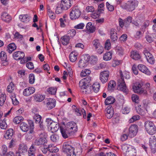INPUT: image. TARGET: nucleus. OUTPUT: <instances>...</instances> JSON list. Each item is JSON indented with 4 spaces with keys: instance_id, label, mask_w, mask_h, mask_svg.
Wrapping results in <instances>:
<instances>
[{
    "instance_id": "f257e3e1",
    "label": "nucleus",
    "mask_w": 156,
    "mask_h": 156,
    "mask_svg": "<svg viewBox=\"0 0 156 156\" xmlns=\"http://www.w3.org/2000/svg\"><path fill=\"white\" fill-rule=\"evenodd\" d=\"M121 149L124 153H125L127 156H136V150L133 147L125 144L121 146Z\"/></svg>"
},
{
    "instance_id": "f03ea898",
    "label": "nucleus",
    "mask_w": 156,
    "mask_h": 156,
    "mask_svg": "<svg viewBox=\"0 0 156 156\" xmlns=\"http://www.w3.org/2000/svg\"><path fill=\"white\" fill-rule=\"evenodd\" d=\"M138 4V2L137 1L130 0L128 1L126 3H122L121 5V7L127 11H132L137 6Z\"/></svg>"
},
{
    "instance_id": "7ed1b4c3",
    "label": "nucleus",
    "mask_w": 156,
    "mask_h": 156,
    "mask_svg": "<svg viewBox=\"0 0 156 156\" xmlns=\"http://www.w3.org/2000/svg\"><path fill=\"white\" fill-rule=\"evenodd\" d=\"M62 150L66 154V156H76L74 148L70 145V143L65 142L63 145Z\"/></svg>"
},
{
    "instance_id": "20e7f679",
    "label": "nucleus",
    "mask_w": 156,
    "mask_h": 156,
    "mask_svg": "<svg viewBox=\"0 0 156 156\" xmlns=\"http://www.w3.org/2000/svg\"><path fill=\"white\" fill-rule=\"evenodd\" d=\"M143 83L141 82H136L134 83L132 88L135 93L140 94L146 95L147 94L146 90H144L142 88Z\"/></svg>"
},
{
    "instance_id": "39448f33",
    "label": "nucleus",
    "mask_w": 156,
    "mask_h": 156,
    "mask_svg": "<svg viewBox=\"0 0 156 156\" xmlns=\"http://www.w3.org/2000/svg\"><path fill=\"white\" fill-rule=\"evenodd\" d=\"M144 126L146 131L149 134L152 135L155 133L156 128L152 122L150 121L146 122Z\"/></svg>"
},
{
    "instance_id": "423d86ee",
    "label": "nucleus",
    "mask_w": 156,
    "mask_h": 156,
    "mask_svg": "<svg viewBox=\"0 0 156 156\" xmlns=\"http://www.w3.org/2000/svg\"><path fill=\"white\" fill-rule=\"evenodd\" d=\"M92 44L93 48L98 53L101 54L103 53L104 50V48L98 39L94 40L92 41Z\"/></svg>"
},
{
    "instance_id": "0eeeda50",
    "label": "nucleus",
    "mask_w": 156,
    "mask_h": 156,
    "mask_svg": "<svg viewBox=\"0 0 156 156\" xmlns=\"http://www.w3.org/2000/svg\"><path fill=\"white\" fill-rule=\"evenodd\" d=\"M81 14V12L79 9L77 7H74L71 9L69 16L72 20H76L79 18Z\"/></svg>"
},
{
    "instance_id": "6e6552de",
    "label": "nucleus",
    "mask_w": 156,
    "mask_h": 156,
    "mask_svg": "<svg viewBox=\"0 0 156 156\" xmlns=\"http://www.w3.org/2000/svg\"><path fill=\"white\" fill-rule=\"evenodd\" d=\"M117 84L119 89L126 93H128L126 84L123 79H119L117 80Z\"/></svg>"
},
{
    "instance_id": "1a4fd4ad",
    "label": "nucleus",
    "mask_w": 156,
    "mask_h": 156,
    "mask_svg": "<svg viewBox=\"0 0 156 156\" xmlns=\"http://www.w3.org/2000/svg\"><path fill=\"white\" fill-rule=\"evenodd\" d=\"M129 136L131 138L133 137L136 135L138 131V126L136 125H132L129 127Z\"/></svg>"
},
{
    "instance_id": "9d476101",
    "label": "nucleus",
    "mask_w": 156,
    "mask_h": 156,
    "mask_svg": "<svg viewBox=\"0 0 156 156\" xmlns=\"http://www.w3.org/2000/svg\"><path fill=\"white\" fill-rule=\"evenodd\" d=\"M66 127L72 133L76 132L77 130V124L73 122H71L67 123Z\"/></svg>"
},
{
    "instance_id": "9b49d317",
    "label": "nucleus",
    "mask_w": 156,
    "mask_h": 156,
    "mask_svg": "<svg viewBox=\"0 0 156 156\" xmlns=\"http://www.w3.org/2000/svg\"><path fill=\"white\" fill-rule=\"evenodd\" d=\"M89 58V56H84L83 58L80 60L78 64L79 67L81 68L86 67L88 64Z\"/></svg>"
},
{
    "instance_id": "f8f14e48",
    "label": "nucleus",
    "mask_w": 156,
    "mask_h": 156,
    "mask_svg": "<svg viewBox=\"0 0 156 156\" xmlns=\"http://www.w3.org/2000/svg\"><path fill=\"white\" fill-rule=\"evenodd\" d=\"M72 0H62L60 3V6L64 10H67L72 5Z\"/></svg>"
},
{
    "instance_id": "ddd939ff",
    "label": "nucleus",
    "mask_w": 156,
    "mask_h": 156,
    "mask_svg": "<svg viewBox=\"0 0 156 156\" xmlns=\"http://www.w3.org/2000/svg\"><path fill=\"white\" fill-rule=\"evenodd\" d=\"M149 144L152 151L154 153L156 151V138L155 136H151L150 138Z\"/></svg>"
},
{
    "instance_id": "4468645a",
    "label": "nucleus",
    "mask_w": 156,
    "mask_h": 156,
    "mask_svg": "<svg viewBox=\"0 0 156 156\" xmlns=\"http://www.w3.org/2000/svg\"><path fill=\"white\" fill-rule=\"evenodd\" d=\"M90 79H83L80 82L79 85L81 89H85V87L90 84Z\"/></svg>"
},
{
    "instance_id": "2eb2a0df",
    "label": "nucleus",
    "mask_w": 156,
    "mask_h": 156,
    "mask_svg": "<svg viewBox=\"0 0 156 156\" xmlns=\"http://www.w3.org/2000/svg\"><path fill=\"white\" fill-rule=\"evenodd\" d=\"M0 58L1 60L2 65L3 66L7 65L9 62L7 60L6 53L4 51H2L0 53Z\"/></svg>"
},
{
    "instance_id": "dca6fc26",
    "label": "nucleus",
    "mask_w": 156,
    "mask_h": 156,
    "mask_svg": "<svg viewBox=\"0 0 156 156\" xmlns=\"http://www.w3.org/2000/svg\"><path fill=\"white\" fill-rule=\"evenodd\" d=\"M60 128L62 136L64 138H67L71 134H72V133L67 129L66 127L65 128L60 127Z\"/></svg>"
},
{
    "instance_id": "f3484780",
    "label": "nucleus",
    "mask_w": 156,
    "mask_h": 156,
    "mask_svg": "<svg viewBox=\"0 0 156 156\" xmlns=\"http://www.w3.org/2000/svg\"><path fill=\"white\" fill-rule=\"evenodd\" d=\"M105 115L107 118L110 119L114 114V110L112 106H108L105 109Z\"/></svg>"
},
{
    "instance_id": "a211bd4d",
    "label": "nucleus",
    "mask_w": 156,
    "mask_h": 156,
    "mask_svg": "<svg viewBox=\"0 0 156 156\" xmlns=\"http://www.w3.org/2000/svg\"><path fill=\"white\" fill-rule=\"evenodd\" d=\"M136 112L141 115H144L147 112V110L141 105H138L136 107Z\"/></svg>"
},
{
    "instance_id": "6ab92c4d",
    "label": "nucleus",
    "mask_w": 156,
    "mask_h": 156,
    "mask_svg": "<svg viewBox=\"0 0 156 156\" xmlns=\"http://www.w3.org/2000/svg\"><path fill=\"white\" fill-rule=\"evenodd\" d=\"M56 101L53 98L47 99L46 105L47 107L49 109H51L55 106Z\"/></svg>"
},
{
    "instance_id": "aec40b11",
    "label": "nucleus",
    "mask_w": 156,
    "mask_h": 156,
    "mask_svg": "<svg viewBox=\"0 0 156 156\" xmlns=\"http://www.w3.org/2000/svg\"><path fill=\"white\" fill-rule=\"evenodd\" d=\"M35 91V89L33 87H29L26 88L23 91V95L26 96H28L32 94Z\"/></svg>"
},
{
    "instance_id": "412c9836",
    "label": "nucleus",
    "mask_w": 156,
    "mask_h": 156,
    "mask_svg": "<svg viewBox=\"0 0 156 156\" xmlns=\"http://www.w3.org/2000/svg\"><path fill=\"white\" fill-rule=\"evenodd\" d=\"M25 54L21 51L15 52L13 54V57L16 60H20L23 58L25 57Z\"/></svg>"
},
{
    "instance_id": "4be33fe9",
    "label": "nucleus",
    "mask_w": 156,
    "mask_h": 156,
    "mask_svg": "<svg viewBox=\"0 0 156 156\" xmlns=\"http://www.w3.org/2000/svg\"><path fill=\"white\" fill-rule=\"evenodd\" d=\"M138 68L140 71L147 75H150L151 73L146 67L144 65L140 64L138 66Z\"/></svg>"
},
{
    "instance_id": "5701e85b",
    "label": "nucleus",
    "mask_w": 156,
    "mask_h": 156,
    "mask_svg": "<svg viewBox=\"0 0 156 156\" xmlns=\"http://www.w3.org/2000/svg\"><path fill=\"white\" fill-rule=\"evenodd\" d=\"M19 18L22 22L27 23L30 20V17L28 14H22L19 16Z\"/></svg>"
},
{
    "instance_id": "b1692460",
    "label": "nucleus",
    "mask_w": 156,
    "mask_h": 156,
    "mask_svg": "<svg viewBox=\"0 0 156 156\" xmlns=\"http://www.w3.org/2000/svg\"><path fill=\"white\" fill-rule=\"evenodd\" d=\"M36 123L39 124L41 128H43V126L41 124L42 122H41V117L40 115L36 114L33 117Z\"/></svg>"
},
{
    "instance_id": "393cba45",
    "label": "nucleus",
    "mask_w": 156,
    "mask_h": 156,
    "mask_svg": "<svg viewBox=\"0 0 156 156\" xmlns=\"http://www.w3.org/2000/svg\"><path fill=\"white\" fill-rule=\"evenodd\" d=\"M111 38V40L115 41H116L117 39V31L115 29H112L110 30Z\"/></svg>"
},
{
    "instance_id": "a878e982",
    "label": "nucleus",
    "mask_w": 156,
    "mask_h": 156,
    "mask_svg": "<svg viewBox=\"0 0 156 156\" xmlns=\"http://www.w3.org/2000/svg\"><path fill=\"white\" fill-rule=\"evenodd\" d=\"M48 128L50 129L51 132H55L58 130L59 125L57 123L54 122L50 125Z\"/></svg>"
},
{
    "instance_id": "bb28decb",
    "label": "nucleus",
    "mask_w": 156,
    "mask_h": 156,
    "mask_svg": "<svg viewBox=\"0 0 156 156\" xmlns=\"http://www.w3.org/2000/svg\"><path fill=\"white\" fill-rule=\"evenodd\" d=\"M1 18L4 21L9 23L11 20V18L10 16L6 12H3L1 15Z\"/></svg>"
},
{
    "instance_id": "cd10ccee",
    "label": "nucleus",
    "mask_w": 156,
    "mask_h": 156,
    "mask_svg": "<svg viewBox=\"0 0 156 156\" xmlns=\"http://www.w3.org/2000/svg\"><path fill=\"white\" fill-rule=\"evenodd\" d=\"M47 140L45 137H41L39 139H37L35 141V144L37 145H40L44 144L47 142Z\"/></svg>"
},
{
    "instance_id": "c85d7f7f",
    "label": "nucleus",
    "mask_w": 156,
    "mask_h": 156,
    "mask_svg": "<svg viewBox=\"0 0 156 156\" xmlns=\"http://www.w3.org/2000/svg\"><path fill=\"white\" fill-rule=\"evenodd\" d=\"M131 53V57L135 60H138L141 58L140 54L137 51H132Z\"/></svg>"
},
{
    "instance_id": "c756f323",
    "label": "nucleus",
    "mask_w": 156,
    "mask_h": 156,
    "mask_svg": "<svg viewBox=\"0 0 156 156\" xmlns=\"http://www.w3.org/2000/svg\"><path fill=\"white\" fill-rule=\"evenodd\" d=\"M115 98L113 97L110 96L108 97L105 101V103L106 105L113 104L115 101Z\"/></svg>"
},
{
    "instance_id": "7c9ffc66",
    "label": "nucleus",
    "mask_w": 156,
    "mask_h": 156,
    "mask_svg": "<svg viewBox=\"0 0 156 156\" xmlns=\"http://www.w3.org/2000/svg\"><path fill=\"white\" fill-rule=\"evenodd\" d=\"M75 111L77 115L80 116L82 115V114H83L84 118H86V112L84 109H82L81 110H79V109L76 108L75 110Z\"/></svg>"
},
{
    "instance_id": "2f4dec72",
    "label": "nucleus",
    "mask_w": 156,
    "mask_h": 156,
    "mask_svg": "<svg viewBox=\"0 0 156 156\" xmlns=\"http://www.w3.org/2000/svg\"><path fill=\"white\" fill-rule=\"evenodd\" d=\"M86 30L90 33H93L95 31V29L91 22L88 23L86 26Z\"/></svg>"
},
{
    "instance_id": "473e14b6",
    "label": "nucleus",
    "mask_w": 156,
    "mask_h": 156,
    "mask_svg": "<svg viewBox=\"0 0 156 156\" xmlns=\"http://www.w3.org/2000/svg\"><path fill=\"white\" fill-rule=\"evenodd\" d=\"M78 54L76 52H72L70 53L69 55V59L72 62H75L77 58Z\"/></svg>"
},
{
    "instance_id": "72a5a7b5",
    "label": "nucleus",
    "mask_w": 156,
    "mask_h": 156,
    "mask_svg": "<svg viewBox=\"0 0 156 156\" xmlns=\"http://www.w3.org/2000/svg\"><path fill=\"white\" fill-rule=\"evenodd\" d=\"M16 48V46L14 43H11L8 45L7 51L9 53H11Z\"/></svg>"
},
{
    "instance_id": "f704fd0d",
    "label": "nucleus",
    "mask_w": 156,
    "mask_h": 156,
    "mask_svg": "<svg viewBox=\"0 0 156 156\" xmlns=\"http://www.w3.org/2000/svg\"><path fill=\"white\" fill-rule=\"evenodd\" d=\"M93 91L96 93L98 92L100 88V85L98 82H95L93 83L92 86Z\"/></svg>"
},
{
    "instance_id": "c9c22d12",
    "label": "nucleus",
    "mask_w": 156,
    "mask_h": 156,
    "mask_svg": "<svg viewBox=\"0 0 156 156\" xmlns=\"http://www.w3.org/2000/svg\"><path fill=\"white\" fill-rule=\"evenodd\" d=\"M20 127L23 132H27L28 130L29 127L27 124L25 122H22L20 123Z\"/></svg>"
},
{
    "instance_id": "e433bc0d",
    "label": "nucleus",
    "mask_w": 156,
    "mask_h": 156,
    "mask_svg": "<svg viewBox=\"0 0 156 156\" xmlns=\"http://www.w3.org/2000/svg\"><path fill=\"white\" fill-rule=\"evenodd\" d=\"M34 132L33 129H30L28 133L26 135V138L27 140L31 139L34 136Z\"/></svg>"
},
{
    "instance_id": "4c0bfd02",
    "label": "nucleus",
    "mask_w": 156,
    "mask_h": 156,
    "mask_svg": "<svg viewBox=\"0 0 156 156\" xmlns=\"http://www.w3.org/2000/svg\"><path fill=\"white\" fill-rule=\"evenodd\" d=\"M48 149L49 151L51 153H56L58 151V149L56 146L51 144L48 146Z\"/></svg>"
},
{
    "instance_id": "58836bf2",
    "label": "nucleus",
    "mask_w": 156,
    "mask_h": 156,
    "mask_svg": "<svg viewBox=\"0 0 156 156\" xmlns=\"http://www.w3.org/2000/svg\"><path fill=\"white\" fill-rule=\"evenodd\" d=\"M61 39L62 44L64 45H66L69 43L70 38L67 35L64 36Z\"/></svg>"
},
{
    "instance_id": "ea45409f",
    "label": "nucleus",
    "mask_w": 156,
    "mask_h": 156,
    "mask_svg": "<svg viewBox=\"0 0 156 156\" xmlns=\"http://www.w3.org/2000/svg\"><path fill=\"white\" fill-rule=\"evenodd\" d=\"M13 135V130L9 129L7 130L5 134L4 137L7 139L10 138Z\"/></svg>"
},
{
    "instance_id": "a19ab883",
    "label": "nucleus",
    "mask_w": 156,
    "mask_h": 156,
    "mask_svg": "<svg viewBox=\"0 0 156 156\" xmlns=\"http://www.w3.org/2000/svg\"><path fill=\"white\" fill-rule=\"evenodd\" d=\"M45 98L44 95L39 94H36L34 96V99L37 101L41 102Z\"/></svg>"
},
{
    "instance_id": "79ce46f5",
    "label": "nucleus",
    "mask_w": 156,
    "mask_h": 156,
    "mask_svg": "<svg viewBox=\"0 0 156 156\" xmlns=\"http://www.w3.org/2000/svg\"><path fill=\"white\" fill-rule=\"evenodd\" d=\"M16 87L15 84L13 82H11L8 85L7 87V91L9 93H12L15 89Z\"/></svg>"
},
{
    "instance_id": "37998d69",
    "label": "nucleus",
    "mask_w": 156,
    "mask_h": 156,
    "mask_svg": "<svg viewBox=\"0 0 156 156\" xmlns=\"http://www.w3.org/2000/svg\"><path fill=\"white\" fill-rule=\"evenodd\" d=\"M115 50L118 54L120 55H122L124 54V49L120 46H117L115 47Z\"/></svg>"
},
{
    "instance_id": "c03bdc74",
    "label": "nucleus",
    "mask_w": 156,
    "mask_h": 156,
    "mask_svg": "<svg viewBox=\"0 0 156 156\" xmlns=\"http://www.w3.org/2000/svg\"><path fill=\"white\" fill-rule=\"evenodd\" d=\"M19 151L20 153H24L27 151V146L23 144H20L19 148Z\"/></svg>"
},
{
    "instance_id": "a18cd8bd",
    "label": "nucleus",
    "mask_w": 156,
    "mask_h": 156,
    "mask_svg": "<svg viewBox=\"0 0 156 156\" xmlns=\"http://www.w3.org/2000/svg\"><path fill=\"white\" fill-rule=\"evenodd\" d=\"M24 120V118L22 116H17L13 119V122L16 124L21 123Z\"/></svg>"
},
{
    "instance_id": "49530a36",
    "label": "nucleus",
    "mask_w": 156,
    "mask_h": 156,
    "mask_svg": "<svg viewBox=\"0 0 156 156\" xmlns=\"http://www.w3.org/2000/svg\"><path fill=\"white\" fill-rule=\"evenodd\" d=\"M36 149L33 146H31L30 148L28 151L29 156H35Z\"/></svg>"
},
{
    "instance_id": "de8ad7c7",
    "label": "nucleus",
    "mask_w": 156,
    "mask_h": 156,
    "mask_svg": "<svg viewBox=\"0 0 156 156\" xmlns=\"http://www.w3.org/2000/svg\"><path fill=\"white\" fill-rule=\"evenodd\" d=\"M91 73V71L88 69H85L83 70L81 72L80 76L81 77H83L85 76L87 77V76H88Z\"/></svg>"
},
{
    "instance_id": "09e8293b",
    "label": "nucleus",
    "mask_w": 156,
    "mask_h": 156,
    "mask_svg": "<svg viewBox=\"0 0 156 156\" xmlns=\"http://www.w3.org/2000/svg\"><path fill=\"white\" fill-rule=\"evenodd\" d=\"M112 57V53L110 52H108L105 54L103 57L104 60L108 61L110 60Z\"/></svg>"
},
{
    "instance_id": "8fccbe9b",
    "label": "nucleus",
    "mask_w": 156,
    "mask_h": 156,
    "mask_svg": "<svg viewBox=\"0 0 156 156\" xmlns=\"http://www.w3.org/2000/svg\"><path fill=\"white\" fill-rule=\"evenodd\" d=\"M68 77L69 78L72 77H73V73L72 71L71 70H70L68 72V73H67L66 71H64L62 78H66Z\"/></svg>"
},
{
    "instance_id": "3c124183",
    "label": "nucleus",
    "mask_w": 156,
    "mask_h": 156,
    "mask_svg": "<svg viewBox=\"0 0 156 156\" xmlns=\"http://www.w3.org/2000/svg\"><path fill=\"white\" fill-rule=\"evenodd\" d=\"M83 90V92H85L86 94H91L92 92V86L89 87L87 86L86 87H85V89H81Z\"/></svg>"
},
{
    "instance_id": "603ef678",
    "label": "nucleus",
    "mask_w": 156,
    "mask_h": 156,
    "mask_svg": "<svg viewBox=\"0 0 156 156\" xmlns=\"http://www.w3.org/2000/svg\"><path fill=\"white\" fill-rule=\"evenodd\" d=\"M12 103L14 105H17L19 104V102L16 98V95L14 94H12L10 96Z\"/></svg>"
},
{
    "instance_id": "864d4df0",
    "label": "nucleus",
    "mask_w": 156,
    "mask_h": 156,
    "mask_svg": "<svg viewBox=\"0 0 156 156\" xmlns=\"http://www.w3.org/2000/svg\"><path fill=\"white\" fill-rule=\"evenodd\" d=\"M119 73L121 78H129L130 77L129 72H124L122 73V71L120 70Z\"/></svg>"
},
{
    "instance_id": "5fc2aeb1",
    "label": "nucleus",
    "mask_w": 156,
    "mask_h": 156,
    "mask_svg": "<svg viewBox=\"0 0 156 156\" xmlns=\"http://www.w3.org/2000/svg\"><path fill=\"white\" fill-rule=\"evenodd\" d=\"M97 61L98 58L96 56H92L90 58L89 57V62L91 64H94L96 63Z\"/></svg>"
},
{
    "instance_id": "6e6d98bb",
    "label": "nucleus",
    "mask_w": 156,
    "mask_h": 156,
    "mask_svg": "<svg viewBox=\"0 0 156 156\" xmlns=\"http://www.w3.org/2000/svg\"><path fill=\"white\" fill-rule=\"evenodd\" d=\"M0 126L1 129H5L7 127V125L6 122V120L4 119L2 120H0Z\"/></svg>"
},
{
    "instance_id": "4d7b16f0",
    "label": "nucleus",
    "mask_w": 156,
    "mask_h": 156,
    "mask_svg": "<svg viewBox=\"0 0 156 156\" xmlns=\"http://www.w3.org/2000/svg\"><path fill=\"white\" fill-rule=\"evenodd\" d=\"M57 88L54 87H51L48 88L47 91L49 94H55L56 92Z\"/></svg>"
},
{
    "instance_id": "13d9d810",
    "label": "nucleus",
    "mask_w": 156,
    "mask_h": 156,
    "mask_svg": "<svg viewBox=\"0 0 156 156\" xmlns=\"http://www.w3.org/2000/svg\"><path fill=\"white\" fill-rule=\"evenodd\" d=\"M6 100V96L5 95L2 94L0 95V106L3 105Z\"/></svg>"
},
{
    "instance_id": "bf43d9fd",
    "label": "nucleus",
    "mask_w": 156,
    "mask_h": 156,
    "mask_svg": "<svg viewBox=\"0 0 156 156\" xmlns=\"http://www.w3.org/2000/svg\"><path fill=\"white\" fill-rule=\"evenodd\" d=\"M140 119V117L138 115H135L132 116V117L129 119V122L130 123H133L134 122L139 120Z\"/></svg>"
},
{
    "instance_id": "052dcab7",
    "label": "nucleus",
    "mask_w": 156,
    "mask_h": 156,
    "mask_svg": "<svg viewBox=\"0 0 156 156\" xmlns=\"http://www.w3.org/2000/svg\"><path fill=\"white\" fill-rule=\"evenodd\" d=\"M109 75V72L108 71H102L100 73V77H108Z\"/></svg>"
},
{
    "instance_id": "680f3d73",
    "label": "nucleus",
    "mask_w": 156,
    "mask_h": 156,
    "mask_svg": "<svg viewBox=\"0 0 156 156\" xmlns=\"http://www.w3.org/2000/svg\"><path fill=\"white\" fill-rule=\"evenodd\" d=\"M132 18L131 17L129 16L126 19L124 20L125 22V26L127 27L128 25L131 22Z\"/></svg>"
},
{
    "instance_id": "e2e57ef3",
    "label": "nucleus",
    "mask_w": 156,
    "mask_h": 156,
    "mask_svg": "<svg viewBox=\"0 0 156 156\" xmlns=\"http://www.w3.org/2000/svg\"><path fill=\"white\" fill-rule=\"evenodd\" d=\"M121 63V61L118 60L116 59H114L112 61V66L113 67H115L116 66L119 65Z\"/></svg>"
},
{
    "instance_id": "0e129e2a",
    "label": "nucleus",
    "mask_w": 156,
    "mask_h": 156,
    "mask_svg": "<svg viewBox=\"0 0 156 156\" xmlns=\"http://www.w3.org/2000/svg\"><path fill=\"white\" fill-rule=\"evenodd\" d=\"M76 34V30L74 29H72L68 31L67 34L68 36H69V37H73Z\"/></svg>"
},
{
    "instance_id": "69168bd1",
    "label": "nucleus",
    "mask_w": 156,
    "mask_h": 156,
    "mask_svg": "<svg viewBox=\"0 0 156 156\" xmlns=\"http://www.w3.org/2000/svg\"><path fill=\"white\" fill-rule=\"evenodd\" d=\"M51 140L54 142L57 141L59 139V137L56 134H53L51 136Z\"/></svg>"
},
{
    "instance_id": "338daca9",
    "label": "nucleus",
    "mask_w": 156,
    "mask_h": 156,
    "mask_svg": "<svg viewBox=\"0 0 156 156\" xmlns=\"http://www.w3.org/2000/svg\"><path fill=\"white\" fill-rule=\"evenodd\" d=\"M116 86L115 82L114 80L110 81L108 84V87L110 89Z\"/></svg>"
},
{
    "instance_id": "774afa93",
    "label": "nucleus",
    "mask_w": 156,
    "mask_h": 156,
    "mask_svg": "<svg viewBox=\"0 0 156 156\" xmlns=\"http://www.w3.org/2000/svg\"><path fill=\"white\" fill-rule=\"evenodd\" d=\"M130 112V108L128 107L123 108L122 109V112L124 114H127Z\"/></svg>"
}]
</instances>
